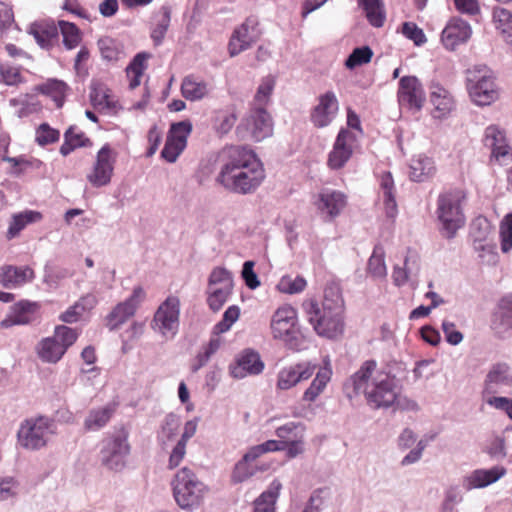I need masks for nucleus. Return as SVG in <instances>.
Segmentation results:
<instances>
[{
	"instance_id": "28",
	"label": "nucleus",
	"mask_w": 512,
	"mask_h": 512,
	"mask_svg": "<svg viewBox=\"0 0 512 512\" xmlns=\"http://www.w3.org/2000/svg\"><path fill=\"white\" fill-rule=\"evenodd\" d=\"M430 101L434 106L435 118L446 117L454 109V100L450 93L438 83L430 86Z\"/></svg>"
},
{
	"instance_id": "57",
	"label": "nucleus",
	"mask_w": 512,
	"mask_h": 512,
	"mask_svg": "<svg viewBox=\"0 0 512 512\" xmlns=\"http://www.w3.org/2000/svg\"><path fill=\"white\" fill-rule=\"evenodd\" d=\"M281 447L277 451L286 450V454L288 458H295L298 455L302 454L305 450L304 448V436L300 438L292 439L286 442H278Z\"/></svg>"
},
{
	"instance_id": "55",
	"label": "nucleus",
	"mask_w": 512,
	"mask_h": 512,
	"mask_svg": "<svg viewBox=\"0 0 512 512\" xmlns=\"http://www.w3.org/2000/svg\"><path fill=\"white\" fill-rule=\"evenodd\" d=\"M402 33L407 39L412 40L417 46H421L427 41L423 30L413 22L403 23Z\"/></svg>"
},
{
	"instance_id": "11",
	"label": "nucleus",
	"mask_w": 512,
	"mask_h": 512,
	"mask_svg": "<svg viewBox=\"0 0 512 512\" xmlns=\"http://www.w3.org/2000/svg\"><path fill=\"white\" fill-rule=\"evenodd\" d=\"M233 289L231 272L222 267L212 270L208 280L207 303L214 312L219 311L227 302Z\"/></svg>"
},
{
	"instance_id": "49",
	"label": "nucleus",
	"mask_w": 512,
	"mask_h": 512,
	"mask_svg": "<svg viewBox=\"0 0 512 512\" xmlns=\"http://www.w3.org/2000/svg\"><path fill=\"white\" fill-rule=\"evenodd\" d=\"M98 47L102 58L107 61H117L122 54L119 44L110 37L100 38Z\"/></svg>"
},
{
	"instance_id": "44",
	"label": "nucleus",
	"mask_w": 512,
	"mask_h": 512,
	"mask_svg": "<svg viewBox=\"0 0 512 512\" xmlns=\"http://www.w3.org/2000/svg\"><path fill=\"white\" fill-rule=\"evenodd\" d=\"M89 139L81 132H76L74 128L70 127L64 135V142L60 147V153L63 156L69 155L74 149L86 145Z\"/></svg>"
},
{
	"instance_id": "46",
	"label": "nucleus",
	"mask_w": 512,
	"mask_h": 512,
	"mask_svg": "<svg viewBox=\"0 0 512 512\" xmlns=\"http://www.w3.org/2000/svg\"><path fill=\"white\" fill-rule=\"evenodd\" d=\"M59 27L64 46L69 50L76 48L81 41V34L77 26L70 22L60 21Z\"/></svg>"
},
{
	"instance_id": "61",
	"label": "nucleus",
	"mask_w": 512,
	"mask_h": 512,
	"mask_svg": "<svg viewBox=\"0 0 512 512\" xmlns=\"http://www.w3.org/2000/svg\"><path fill=\"white\" fill-rule=\"evenodd\" d=\"M9 103L15 108L21 106L16 110V114L20 118L29 115L37 109L33 103L28 102V96L10 99Z\"/></svg>"
},
{
	"instance_id": "9",
	"label": "nucleus",
	"mask_w": 512,
	"mask_h": 512,
	"mask_svg": "<svg viewBox=\"0 0 512 512\" xmlns=\"http://www.w3.org/2000/svg\"><path fill=\"white\" fill-rule=\"evenodd\" d=\"M52 433V422L46 417H36L21 423L17 437L25 449L38 450L46 446Z\"/></svg>"
},
{
	"instance_id": "24",
	"label": "nucleus",
	"mask_w": 512,
	"mask_h": 512,
	"mask_svg": "<svg viewBox=\"0 0 512 512\" xmlns=\"http://www.w3.org/2000/svg\"><path fill=\"white\" fill-rule=\"evenodd\" d=\"M89 100L91 105L100 112L117 114L122 109L116 96L98 80H92L90 84Z\"/></svg>"
},
{
	"instance_id": "26",
	"label": "nucleus",
	"mask_w": 512,
	"mask_h": 512,
	"mask_svg": "<svg viewBox=\"0 0 512 512\" xmlns=\"http://www.w3.org/2000/svg\"><path fill=\"white\" fill-rule=\"evenodd\" d=\"M36 277L35 271L28 265L5 264L0 267V285L6 289H16L31 283Z\"/></svg>"
},
{
	"instance_id": "3",
	"label": "nucleus",
	"mask_w": 512,
	"mask_h": 512,
	"mask_svg": "<svg viewBox=\"0 0 512 512\" xmlns=\"http://www.w3.org/2000/svg\"><path fill=\"white\" fill-rule=\"evenodd\" d=\"M230 158L218 176V181L225 189L248 192L257 188L264 180L263 165L253 151L234 148L230 152Z\"/></svg>"
},
{
	"instance_id": "39",
	"label": "nucleus",
	"mask_w": 512,
	"mask_h": 512,
	"mask_svg": "<svg viewBox=\"0 0 512 512\" xmlns=\"http://www.w3.org/2000/svg\"><path fill=\"white\" fill-rule=\"evenodd\" d=\"M114 412V405L91 410L85 419V428L92 431L101 429L109 422Z\"/></svg>"
},
{
	"instance_id": "31",
	"label": "nucleus",
	"mask_w": 512,
	"mask_h": 512,
	"mask_svg": "<svg viewBox=\"0 0 512 512\" xmlns=\"http://www.w3.org/2000/svg\"><path fill=\"white\" fill-rule=\"evenodd\" d=\"M29 33L34 37L38 45L42 48H50L57 39V27L47 21L35 22L30 25Z\"/></svg>"
},
{
	"instance_id": "15",
	"label": "nucleus",
	"mask_w": 512,
	"mask_h": 512,
	"mask_svg": "<svg viewBox=\"0 0 512 512\" xmlns=\"http://www.w3.org/2000/svg\"><path fill=\"white\" fill-rule=\"evenodd\" d=\"M180 300L176 296H168L160 304L154 314L152 326L163 335H175L179 327Z\"/></svg>"
},
{
	"instance_id": "23",
	"label": "nucleus",
	"mask_w": 512,
	"mask_h": 512,
	"mask_svg": "<svg viewBox=\"0 0 512 512\" xmlns=\"http://www.w3.org/2000/svg\"><path fill=\"white\" fill-rule=\"evenodd\" d=\"M472 36L470 24L460 17H452L444 27L441 41L448 50H454L460 44L466 43Z\"/></svg>"
},
{
	"instance_id": "38",
	"label": "nucleus",
	"mask_w": 512,
	"mask_h": 512,
	"mask_svg": "<svg viewBox=\"0 0 512 512\" xmlns=\"http://www.w3.org/2000/svg\"><path fill=\"white\" fill-rule=\"evenodd\" d=\"M36 90L49 96L59 108L63 105L68 90L65 82L57 79H49L45 83L36 87Z\"/></svg>"
},
{
	"instance_id": "4",
	"label": "nucleus",
	"mask_w": 512,
	"mask_h": 512,
	"mask_svg": "<svg viewBox=\"0 0 512 512\" xmlns=\"http://www.w3.org/2000/svg\"><path fill=\"white\" fill-rule=\"evenodd\" d=\"M171 486L177 505L187 510L200 507L208 493V487L188 467H183L177 471Z\"/></svg>"
},
{
	"instance_id": "22",
	"label": "nucleus",
	"mask_w": 512,
	"mask_h": 512,
	"mask_svg": "<svg viewBox=\"0 0 512 512\" xmlns=\"http://www.w3.org/2000/svg\"><path fill=\"white\" fill-rule=\"evenodd\" d=\"M317 365L311 362H299L293 365L282 368L276 381V388L278 390H289L303 381L310 379L315 371Z\"/></svg>"
},
{
	"instance_id": "40",
	"label": "nucleus",
	"mask_w": 512,
	"mask_h": 512,
	"mask_svg": "<svg viewBox=\"0 0 512 512\" xmlns=\"http://www.w3.org/2000/svg\"><path fill=\"white\" fill-rule=\"evenodd\" d=\"M149 54L138 53L126 68L127 77L129 79V87L134 89L141 83V78L146 70V61Z\"/></svg>"
},
{
	"instance_id": "35",
	"label": "nucleus",
	"mask_w": 512,
	"mask_h": 512,
	"mask_svg": "<svg viewBox=\"0 0 512 512\" xmlns=\"http://www.w3.org/2000/svg\"><path fill=\"white\" fill-rule=\"evenodd\" d=\"M181 93L189 101H198L208 94V85L205 81L189 75L182 80Z\"/></svg>"
},
{
	"instance_id": "50",
	"label": "nucleus",
	"mask_w": 512,
	"mask_h": 512,
	"mask_svg": "<svg viewBox=\"0 0 512 512\" xmlns=\"http://www.w3.org/2000/svg\"><path fill=\"white\" fill-rule=\"evenodd\" d=\"M305 426L302 423L289 422L275 430L279 442H286L304 436Z\"/></svg>"
},
{
	"instance_id": "59",
	"label": "nucleus",
	"mask_w": 512,
	"mask_h": 512,
	"mask_svg": "<svg viewBox=\"0 0 512 512\" xmlns=\"http://www.w3.org/2000/svg\"><path fill=\"white\" fill-rule=\"evenodd\" d=\"M456 10L468 16H476L480 13L478 0H453Z\"/></svg>"
},
{
	"instance_id": "7",
	"label": "nucleus",
	"mask_w": 512,
	"mask_h": 512,
	"mask_svg": "<svg viewBox=\"0 0 512 512\" xmlns=\"http://www.w3.org/2000/svg\"><path fill=\"white\" fill-rule=\"evenodd\" d=\"M78 338L75 329L59 325L56 326L54 335L42 339L37 347V354L43 362L57 363Z\"/></svg>"
},
{
	"instance_id": "25",
	"label": "nucleus",
	"mask_w": 512,
	"mask_h": 512,
	"mask_svg": "<svg viewBox=\"0 0 512 512\" xmlns=\"http://www.w3.org/2000/svg\"><path fill=\"white\" fill-rule=\"evenodd\" d=\"M39 302L22 299L11 307L10 314L0 322V328L7 329L15 325L31 323L39 312Z\"/></svg>"
},
{
	"instance_id": "30",
	"label": "nucleus",
	"mask_w": 512,
	"mask_h": 512,
	"mask_svg": "<svg viewBox=\"0 0 512 512\" xmlns=\"http://www.w3.org/2000/svg\"><path fill=\"white\" fill-rule=\"evenodd\" d=\"M436 173L435 162L432 158L419 154L412 158L409 177L415 182H425Z\"/></svg>"
},
{
	"instance_id": "13",
	"label": "nucleus",
	"mask_w": 512,
	"mask_h": 512,
	"mask_svg": "<svg viewBox=\"0 0 512 512\" xmlns=\"http://www.w3.org/2000/svg\"><path fill=\"white\" fill-rule=\"evenodd\" d=\"M397 100L400 107L411 112H419L426 101V93L416 76L400 78L397 90Z\"/></svg>"
},
{
	"instance_id": "33",
	"label": "nucleus",
	"mask_w": 512,
	"mask_h": 512,
	"mask_svg": "<svg viewBox=\"0 0 512 512\" xmlns=\"http://www.w3.org/2000/svg\"><path fill=\"white\" fill-rule=\"evenodd\" d=\"M315 204L321 215L332 219L346 206V199L344 194H319Z\"/></svg>"
},
{
	"instance_id": "32",
	"label": "nucleus",
	"mask_w": 512,
	"mask_h": 512,
	"mask_svg": "<svg viewBox=\"0 0 512 512\" xmlns=\"http://www.w3.org/2000/svg\"><path fill=\"white\" fill-rule=\"evenodd\" d=\"M505 473L506 469L498 466L489 470L477 469L467 477V487L469 489L486 487L499 480Z\"/></svg>"
},
{
	"instance_id": "1",
	"label": "nucleus",
	"mask_w": 512,
	"mask_h": 512,
	"mask_svg": "<svg viewBox=\"0 0 512 512\" xmlns=\"http://www.w3.org/2000/svg\"><path fill=\"white\" fill-rule=\"evenodd\" d=\"M344 389L349 398L364 394L368 405L375 409L392 406L398 396L394 376L379 367L375 360L363 362L345 383Z\"/></svg>"
},
{
	"instance_id": "48",
	"label": "nucleus",
	"mask_w": 512,
	"mask_h": 512,
	"mask_svg": "<svg viewBox=\"0 0 512 512\" xmlns=\"http://www.w3.org/2000/svg\"><path fill=\"white\" fill-rule=\"evenodd\" d=\"M369 273L377 278H383L387 274L384 259V251L380 247H376L368 261Z\"/></svg>"
},
{
	"instance_id": "8",
	"label": "nucleus",
	"mask_w": 512,
	"mask_h": 512,
	"mask_svg": "<svg viewBox=\"0 0 512 512\" xmlns=\"http://www.w3.org/2000/svg\"><path fill=\"white\" fill-rule=\"evenodd\" d=\"M280 448L281 447L277 443V440H268L262 444L251 447L243 455L242 459L236 463L231 475L232 482L241 483L253 476L258 470H268L271 466L270 464L257 466L253 465V463L262 455L268 452H275Z\"/></svg>"
},
{
	"instance_id": "2",
	"label": "nucleus",
	"mask_w": 512,
	"mask_h": 512,
	"mask_svg": "<svg viewBox=\"0 0 512 512\" xmlns=\"http://www.w3.org/2000/svg\"><path fill=\"white\" fill-rule=\"evenodd\" d=\"M308 321L320 336L335 338L344 330V300L336 286L326 287L321 304L316 299L303 301Z\"/></svg>"
},
{
	"instance_id": "6",
	"label": "nucleus",
	"mask_w": 512,
	"mask_h": 512,
	"mask_svg": "<svg viewBox=\"0 0 512 512\" xmlns=\"http://www.w3.org/2000/svg\"><path fill=\"white\" fill-rule=\"evenodd\" d=\"M466 79L469 97L474 104L488 106L499 98L497 85L488 69H469Z\"/></svg>"
},
{
	"instance_id": "52",
	"label": "nucleus",
	"mask_w": 512,
	"mask_h": 512,
	"mask_svg": "<svg viewBox=\"0 0 512 512\" xmlns=\"http://www.w3.org/2000/svg\"><path fill=\"white\" fill-rule=\"evenodd\" d=\"M237 113L234 108L221 111L215 119V129L219 134H227L235 125Z\"/></svg>"
},
{
	"instance_id": "17",
	"label": "nucleus",
	"mask_w": 512,
	"mask_h": 512,
	"mask_svg": "<svg viewBox=\"0 0 512 512\" xmlns=\"http://www.w3.org/2000/svg\"><path fill=\"white\" fill-rule=\"evenodd\" d=\"M357 146V134L348 129H341L328 154L327 165L332 170L343 168L350 160Z\"/></svg>"
},
{
	"instance_id": "10",
	"label": "nucleus",
	"mask_w": 512,
	"mask_h": 512,
	"mask_svg": "<svg viewBox=\"0 0 512 512\" xmlns=\"http://www.w3.org/2000/svg\"><path fill=\"white\" fill-rule=\"evenodd\" d=\"M129 453L128 433L121 430L116 435L104 440L100 452L101 462L110 470L120 471L124 468Z\"/></svg>"
},
{
	"instance_id": "45",
	"label": "nucleus",
	"mask_w": 512,
	"mask_h": 512,
	"mask_svg": "<svg viewBox=\"0 0 512 512\" xmlns=\"http://www.w3.org/2000/svg\"><path fill=\"white\" fill-rule=\"evenodd\" d=\"M307 286L306 280L302 276L292 277L290 275L283 276L277 284V289L285 294H297L305 290Z\"/></svg>"
},
{
	"instance_id": "21",
	"label": "nucleus",
	"mask_w": 512,
	"mask_h": 512,
	"mask_svg": "<svg viewBox=\"0 0 512 512\" xmlns=\"http://www.w3.org/2000/svg\"><path fill=\"white\" fill-rule=\"evenodd\" d=\"M240 127L244 128L255 141H261L271 136L273 132L272 119L263 107H252Z\"/></svg>"
},
{
	"instance_id": "18",
	"label": "nucleus",
	"mask_w": 512,
	"mask_h": 512,
	"mask_svg": "<svg viewBox=\"0 0 512 512\" xmlns=\"http://www.w3.org/2000/svg\"><path fill=\"white\" fill-rule=\"evenodd\" d=\"M339 112V101L333 91H326L316 99L310 112V121L317 128L329 126Z\"/></svg>"
},
{
	"instance_id": "36",
	"label": "nucleus",
	"mask_w": 512,
	"mask_h": 512,
	"mask_svg": "<svg viewBox=\"0 0 512 512\" xmlns=\"http://www.w3.org/2000/svg\"><path fill=\"white\" fill-rule=\"evenodd\" d=\"M358 5L364 10L370 25L376 28L384 25L386 12L381 0H358Z\"/></svg>"
},
{
	"instance_id": "47",
	"label": "nucleus",
	"mask_w": 512,
	"mask_h": 512,
	"mask_svg": "<svg viewBox=\"0 0 512 512\" xmlns=\"http://www.w3.org/2000/svg\"><path fill=\"white\" fill-rule=\"evenodd\" d=\"M373 57V51L369 46L355 48L345 61L347 69H354L358 66L367 64Z\"/></svg>"
},
{
	"instance_id": "62",
	"label": "nucleus",
	"mask_w": 512,
	"mask_h": 512,
	"mask_svg": "<svg viewBox=\"0 0 512 512\" xmlns=\"http://www.w3.org/2000/svg\"><path fill=\"white\" fill-rule=\"evenodd\" d=\"M442 330L446 341L451 345H457L463 340V334L456 329L454 323L443 321Z\"/></svg>"
},
{
	"instance_id": "19",
	"label": "nucleus",
	"mask_w": 512,
	"mask_h": 512,
	"mask_svg": "<svg viewBox=\"0 0 512 512\" xmlns=\"http://www.w3.org/2000/svg\"><path fill=\"white\" fill-rule=\"evenodd\" d=\"M117 152L105 144L96 154V160L92 172L88 175V181L96 188L110 182L114 170Z\"/></svg>"
},
{
	"instance_id": "60",
	"label": "nucleus",
	"mask_w": 512,
	"mask_h": 512,
	"mask_svg": "<svg viewBox=\"0 0 512 512\" xmlns=\"http://www.w3.org/2000/svg\"><path fill=\"white\" fill-rule=\"evenodd\" d=\"M493 19L497 28L502 32H506L512 22V13L504 8H495L493 11Z\"/></svg>"
},
{
	"instance_id": "43",
	"label": "nucleus",
	"mask_w": 512,
	"mask_h": 512,
	"mask_svg": "<svg viewBox=\"0 0 512 512\" xmlns=\"http://www.w3.org/2000/svg\"><path fill=\"white\" fill-rule=\"evenodd\" d=\"M493 328L501 334L512 332V305H505L504 302L495 313L492 321Z\"/></svg>"
},
{
	"instance_id": "51",
	"label": "nucleus",
	"mask_w": 512,
	"mask_h": 512,
	"mask_svg": "<svg viewBox=\"0 0 512 512\" xmlns=\"http://www.w3.org/2000/svg\"><path fill=\"white\" fill-rule=\"evenodd\" d=\"M191 132L192 123L189 120H184L171 125L167 138L186 146Z\"/></svg>"
},
{
	"instance_id": "54",
	"label": "nucleus",
	"mask_w": 512,
	"mask_h": 512,
	"mask_svg": "<svg viewBox=\"0 0 512 512\" xmlns=\"http://www.w3.org/2000/svg\"><path fill=\"white\" fill-rule=\"evenodd\" d=\"M501 249L508 252L512 249V214L505 216L500 225Z\"/></svg>"
},
{
	"instance_id": "37",
	"label": "nucleus",
	"mask_w": 512,
	"mask_h": 512,
	"mask_svg": "<svg viewBox=\"0 0 512 512\" xmlns=\"http://www.w3.org/2000/svg\"><path fill=\"white\" fill-rule=\"evenodd\" d=\"M282 485L274 480L267 491L254 501V512H275V503Z\"/></svg>"
},
{
	"instance_id": "16",
	"label": "nucleus",
	"mask_w": 512,
	"mask_h": 512,
	"mask_svg": "<svg viewBox=\"0 0 512 512\" xmlns=\"http://www.w3.org/2000/svg\"><path fill=\"white\" fill-rule=\"evenodd\" d=\"M438 217L449 238L453 237L456 231L463 226L464 216L456 194H441L439 196Z\"/></svg>"
},
{
	"instance_id": "41",
	"label": "nucleus",
	"mask_w": 512,
	"mask_h": 512,
	"mask_svg": "<svg viewBox=\"0 0 512 512\" xmlns=\"http://www.w3.org/2000/svg\"><path fill=\"white\" fill-rule=\"evenodd\" d=\"M42 215L40 212L27 210L17 215H14L13 220L8 229V238H14L23 230L26 225L40 221Z\"/></svg>"
},
{
	"instance_id": "12",
	"label": "nucleus",
	"mask_w": 512,
	"mask_h": 512,
	"mask_svg": "<svg viewBox=\"0 0 512 512\" xmlns=\"http://www.w3.org/2000/svg\"><path fill=\"white\" fill-rule=\"evenodd\" d=\"M484 145L491 151L490 162L493 166H512V147L503 129L495 124L486 127Z\"/></svg>"
},
{
	"instance_id": "64",
	"label": "nucleus",
	"mask_w": 512,
	"mask_h": 512,
	"mask_svg": "<svg viewBox=\"0 0 512 512\" xmlns=\"http://www.w3.org/2000/svg\"><path fill=\"white\" fill-rule=\"evenodd\" d=\"M186 444L177 442V444L172 449L169 461H168V468L169 469H175L180 465V463L183 461L185 455H186Z\"/></svg>"
},
{
	"instance_id": "5",
	"label": "nucleus",
	"mask_w": 512,
	"mask_h": 512,
	"mask_svg": "<svg viewBox=\"0 0 512 512\" xmlns=\"http://www.w3.org/2000/svg\"><path fill=\"white\" fill-rule=\"evenodd\" d=\"M270 329L274 339L283 341L292 349L298 348L300 338L298 313L293 306L284 304L278 307L271 317Z\"/></svg>"
},
{
	"instance_id": "58",
	"label": "nucleus",
	"mask_w": 512,
	"mask_h": 512,
	"mask_svg": "<svg viewBox=\"0 0 512 512\" xmlns=\"http://www.w3.org/2000/svg\"><path fill=\"white\" fill-rule=\"evenodd\" d=\"M185 147L186 146L181 145L180 143L167 138L164 148L161 151V156L166 161L173 163L177 160V158L182 153V151L185 149Z\"/></svg>"
},
{
	"instance_id": "42",
	"label": "nucleus",
	"mask_w": 512,
	"mask_h": 512,
	"mask_svg": "<svg viewBox=\"0 0 512 512\" xmlns=\"http://www.w3.org/2000/svg\"><path fill=\"white\" fill-rule=\"evenodd\" d=\"M275 78L268 75L262 78L257 91L255 93L252 107H263L269 103L273 90L275 88Z\"/></svg>"
},
{
	"instance_id": "29",
	"label": "nucleus",
	"mask_w": 512,
	"mask_h": 512,
	"mask_svg": "<svg viewBox=\"0 0 512 512\" xmlns=\"http://www.w3.org/2000/svg\"><path fill=\"white\" fill-rule=\"evenodd\" d=\"M314 374V379L302 395L303 402L313 403L324 392L332 376L330 364L326 363L324 367L319 368Z\"/></svg>"
},
{
	"instance_id": "14",
	"label": "nucleus",
	"mask_w": 512,
	"mask_h": 512,
	"mask_svg": "<svg viewBox=\"0 0 512 512\" xmlns=\"http://www.w3.org/2000/svg\"><path fill=\"white\" fill-rule=\"evenodd\" d=\"M259 20L251 15L245 21L235 28L229 43L228 53L231 57L239 55L241 52L249 49L260 37Z\"/></svg>"
},
{
	"instance_id": "27",
	"label": "nucleus",
	"mask_w": 512,
	"mask_h": 512,
	"mask_svg": "<svg viewBox=\"0 0 512 512\" xmlns=\"http://www.w3.org/2000/svg\"><path fill=\"white\" fill-rule=\"evenodd\" d=\"M264 367L265 364L258 352L245 349L238 355L235 364L230 366V374L233 378L242 379L247 375L262 373Z\"/></svg>"
},
{
	"instance_id": "34",
	"label": "nucleus",
	"mask_w": 512,
	"mask_h": 512,
	"mask_svg": "<svg viewBox=\"0 0 512 512\" xmlns=\"http://www.w3.org/2000/svg\"><path fill=\"white\" fill-rule=\"evenodd\" d=\"M501 385H512V375L509 366L505 363L494 364L485 380V387L489 393H494V388Z\"/></svg>"
},
{
	"instance_id": "20",
	"label": "nucleus",
	"mask_w": 512,
	"mask_h": 512,
	"mask_svg": "<svg viewBox=\"0 0 512 512\" xmlns=\"http://www.w3.org/2000/svg\"><path fill=\"white\" fill-rule=\"evenodd\" d=\"M145 292L142 287H135L132 295L124 302L117 304L106 316V326L109 330H115L134 316L140 302L144 299Z\"/></svg>"
},
{
	"instance_id": "56",
	"label": "nucleus",
	"mask_w": 512,
	"mask_h": 512,
	"mask_svg": "<svg viewBox=\"0 0 512 512\" xmlns=\"http://www.w3.org/2000/svg\"><path fill=\"white\" fill-rule=\"evenodd\" d=\"M59 131L51 128L48 124L44 123L39 126L36 131V141L40 145H47L54 143L59 139Z\"/></svg>"
},
{
	"instance_id": "63",
	"label": "nucleus",
	"mask_w": 512,
	"mask_h": 512,
	"mask_svg": "<svg viewBox=\"0 0 512 512\" xmlns=\"http://www.w3.org/2000/svg\"><path fill=\"white\" fill-rule=\"evenodd\" d=\"M254 262L253 261H246L243 264L242 269V277L245 281V284L250 289H255L260 285V281L258 280V277L256 273L254 272Z\"/></svg>"
},
{
	"instance_id": "53",
	"label": "nucleus",
	"mask_w": 512,
	"mask_h": 512,
	"mask_svg": "<svg viewBox=\"0 0 512 512\" xmlns=\"http://www.w3.org/2000/svg\"><path fill=\"white\" fill-rule=\"evenodd\" d=\"M240 316V308L236 305L229 306L223 314V318L214 326L215 334H222L230 330Z\"/></svg>"
}]
</instances>
